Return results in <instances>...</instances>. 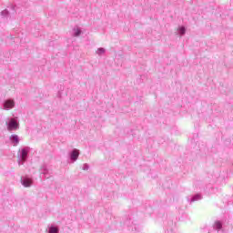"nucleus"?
Segmentation results:
<instances>
[{"label": "nucleus", "instance_id": "obj_1", "mask_svg": "<svg viewBox=\"0 0 233 233\" xmlns=\"http://www.w3.org/2000/svg\"><path fill=\"white\" fill-rule=\"evenodd\" d=\"M30 152V147H25L18 151V165H25V161L28 159V153Z\"/></svg>", "mask_w": 233, "mask_h": 233}, {"label": "nucleus", "instance_id": "obj_2", "mask_svg": "<svg viewBox=\"0 0 233 233\" xmlns=\"http://www.w3.org/2000/svg\"><path fill=\"white\" fill-rule=\"evenodd\" d=\"M8 132L19 130V122L15 118H7L5 121Z\"/></svg>", "mask_w": 233, "mask_h": 233}, {"label": "nucleus", "instance_id": "obj_3", "mask_svg": "<svg viewBox=\"0 0 233 233\" xmlns=\"http://www.w3.org/2000/svg\"><path fill=\"white\" fill-rule=\"evenodd\" d=\"M40 174H43L44 177H46V179H48V176H52V174H54V171L52 170V167L46 165V164H43L40 167Z\"/></svg>", "mask_w": 233, "mask_h": 233}, {"label": "nucleus", "instance_id": "obj_4", "mask_svg": "<svg viewBox=\"0 0 233 233\" xmlns=\"http://www.w3.org/2000/svg\"><path fill=\"white\" fill-rule=\"evenodd\" d=\"M14 106H15V101L14 99L8 98L3 103L4 110H12Z\"/></svg>", "mask_w": 233, "mask_h": 233}, {"label": "nucleus", "instance_id": "obj_5", "mask_svg": "<svg viewBox=\"0 0 233 233\" xmlns=\"http://www.w3.org/2000/svg\"><path fill=\"white\" fill-rule=\"evenodd\" d=\"M21 183L23 187H30L32 185H34V179L32 177L25 176L21 177Z\"/></svg>", "mask_w": 233, "mask_h": 233}, {"label": "nucleus", "instance_id": "obj_6", "mask_svg": "<svg viewBox=\"0 0 233 233\" xmlns=\"http://www.w3.org/2000/svg\"><path fill=\"white\" fill-rule=\"evenodd\" d=\"M69 157L71 159V161L74 163L76 161H77L78 157H79V149L77 148H74L70 153H69Z\"/></svg>", "mask_w": 233, "mask_h": 233}, {"label": "nucleus", "instance_id": "obj_7", "mask_svg": "<svg viewBox=\"0 0 233 233\" xmlns=\"http://www.w3.org/2000/svg\"><path fill=\"white\" fill-rule=\"evenodd\" d=\"M200 199H203V197L201 196V194L198 193L194 196H188L187 197V200L189 203H194V201H199Z\"/></svg>", "mask_w": 233, "mask_h": 233}, {"label": "nucleus", "instance_id": "obj_8", "mask_svg": "<svg viewBox=\"0 0 233 233\" xmlns=\"http://www.w3.org/2000/svg\"><path fill=\"white\" fill-rule=\"evenodd\" d=\"M213 229L223 233V223L219 220H217L213 225Z\"/></svg>", "mask_w": 233, "mask_h": 233}, {"label": "nucleus", "instance_id": "obj_9", "mask_svg": "<svg viewBox=\"0 0 233 233\" xmlns=\"http://www.w3.org/2000/svg\"><path fill=\"white\" fill-rule=\"evenodd\" d=\"M11 143L13 144V147H17L19 145V136L17 135H11L9 137Z\"/></svg>", "mask_w": 233, "mask_h": 233}, {"label": "nucleus", "instance_id": "obj_10", "mask_svg": "<svg viewBox=\"0 0 233 233\" xmlns=\"http://www.w3.org/2000/svg\"><path fill=\"white\" fill-rule=\"evenodd\" d=\"M48 233H59V228L54 226V225H51L49 228H48Z\"/></svg>", "mask_w": 233, "mask_h": 233}, {"label": "nucleus", "instance_id": "obj_11", "mask_svg": "<svg viewBox=\"0 0 233 233\" xmlns=\"http://www.w3.org/2000/svg\"><path fill=\"white\" fill-rule=\"evenodd\" d=\"M177 32L179 34V35H185V34H187V28H185V26H179L177 28Z\"/></svg>", "mask_w": 233, "mask_h": 233}, {"label": "nucleus", "instance_id": "obj_12", "mask_svg": "<svg viewBox=\"0 0 233 233\" xmlns=\"http://www.w3.org/2000/svg\"><path fill=\"white\" fill-rule=\"evenodd\" d=\"M81 29L79 27L74 28V37H79L81 35Z\"/></svg>", "mask_w": 233, "mask_h": 233}, {"label": "nucleus", "instance_id": "obj_13", "mask_svg": "<svg viewBox=\"0 0 233 233\" xmlns=\"http://www.w3.org/2000/svg\"><path fill=\"white\" fill-rule=\"evenodd\" d=\"M105 52H106V50L104 47H99V48L96 50L97 56H102L103 54H105Z\"/></svg>", "mask_w": 233, "mask_h": 233}, {"label": "nucleus", "instance_id": "obj_14", "mask_svg": "<svg viewBox=\"0 0 233 233\" xmlns=\"http://www.w3.org/2000/svg\"><path fill=\"white\" fill-rule=\"evenodd\" d=\"M8 14H9V12L6 9H5L4 11L1 12L2 17H6V15H8Z\"/></svg>", "mask_w": 233, "mask_h": 233}, {"label": "nucleus", "instance_id": "obj_15", "mask_svg": "<svg viewBox=\"0 0 233 233\" xmlns=\"http://www.w3.org/2000/svg\"><path fill=\"white\" fill-rule=\"evenodd\" d=\"M88 168H90V166H88V164L83 165V167H82L83 170H88Z\"/></svg>", "mask_w": 233, "mask_h": 233}]
</instances>
